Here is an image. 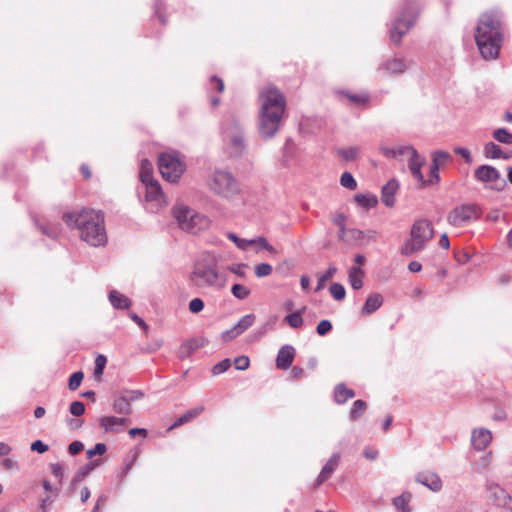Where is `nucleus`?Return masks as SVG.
I'll return each instance as SVG.
<instances>
[{
  "mask_svg": "<svg viewBox=\"0 0 512 512\" xmlns=\"http://www.w3.org/2000/svg\"><path fill=\"white\" fill-rule=\"evenodd\" d=\"M504 39L502 14L493 10L483 13L475 30V42L480 54L486 60L496 59Z\"/></svg>",
  "mask_w": 512,
  "mask_h": 512,
  "instance_id": "nucleus-1",
  "label": "nucleus"
},
{
  "mask_svg": "<svg viewBox=\"0 0 512 512\" xmlns=\"http://www.w3.org/2000/svg\"><path fill=\"white\" fill-rule=\"evenodd\" d=\"M259 110V134L263 139L275 136L280 128L283 114L286 108V100L279 89L266 87L258 96Z\"/></svg>",
  "mask_w": 512,
  "mask_h": 512,
  "instance_id": "nucleus-2",
  "label": "nucleus"
},
{
  "mask_svg": "<svg viewBox=\"0 0 512 512\" xmlns=\"http://www.w3.org/2000/svg\"><path fill=\"white\" fill-rule=\"evenodd\" d=\"M62 219L67 226L77 228L81 239L89 245L99 247L107 243L104 215L101 211L83 209L66 212Z\"/></svg>",
  "mask_w": 512,
  "mask_h": 512,
  "instance_id": "nucleus-3",
  "label": "nucleus"
},
{
  "mask_svg": "<svg viewBox=\"0 0 512 512\" xmlns=\"http://www.w3.org/2000/svg\"><path fill=\"white\" fill-rule=\"evenodd\" d=\"M218 257L204 253L193 265L189 280L199 288H212L220 291L227 285V275L218 269Z\"/></svg>",
  "mask_w": 512,
  "mask_h": 512,
  "instance_id": "nucleus-4",
  "label": "nucleus"
},
{
  "mask_svg": "<svg viewBox=\"0 0 512 512\" xmlns=\"http://www.w3.org/2000/svg\"><path fill=\"white\" fill-rule=\"evenodd\" d=\"M418 5L415 0H406L398 15L395 16L389 27L390 39L398 45L402 37L413 26L418 14Z\"/></svg>",
  "mask_w": 512,
  "mask_h": 512,
  "instance_id": "nucleus-5",
  "label": "nucleus"
},
{
  "mask_svg": "<svg viewBox=\"0 0 512 512\" xmlns=\"http://www.w3.org/2000/svg\"><path fill=\"white\" fill-rule=\"evenodd\" d=\"M173 215L179 227L192 234H197L210 226L207 216L182 203H177L173 207Z\"/></svg>",
  "mask_w": 512,
  "mask_h": 512,
  "instance_id": "nucleus-6",
  "label": "nucleus"
},
{
  "mask_svg": "<svg viewBox=\"0 0 512 512\" xmlns=\"http://www.w3.org/2000/svg\"><path fill=\"white\" fill-rule=\"evenodd\" d=\"M433 235L434 230L430 221L426 219L417 220L411 228L410 238L405 242L402 253L412 255L423 250Z\"/></svg>",
  "mask_w": 512,
  "mask_h": 512,
  "instance_id": "nucleus-7",
  "label": "nucleus"
},
{
  "mask_svg": "<svg viewBox=\"0 0 512 512\" xmlns=\"http://www.w3.org/2000/svg\"><path fill=\"white\" fill-rule=\"evenodd\" d=\"M209 189L223 198H232L240 191L239 184L233 174L227 170H214L207 180Z\"/></svg>",
  "mask_w": 512,
  "mask_h": 512,
  "instance_id": "nucleus-8",
  "label": "nucleus"
},
{
  "mask_svg": "<svg viewBox=\"0 0 512 512\" xmlns=\"http://www.w3.org/2000/svg\"><path fill=\"white\" fill-rule=\"evenodd\" d=\"M158 168L166 181L176 183L184 173L186 166L177 152H165L158 158Z\"/></svg>",
  "mask_w": 512,
  "mask_h": 512,
  "instance_id": "nucleus-9",
  "label": "nucleus"
},
{
  "mask_svg": "<svg viewBox=\"0 0 512 512\" xmlns=\"http://www.w3.org/2000/svg\"><path fill=\"white\" fill-rule=\"evenodd\" d=\"M480 208L476 204L465 203L453 208L447 215V222L454 227H463L480 218Z\"/></svg>",
  "mask_w": 512,
  "mask_h": 512,
  "instance_id": "nucleus-10",
  "label": "nucleus"
},
{
  "mask_svg": "<svg viewBox=\"0 0 512 512\" xmlns=\"http://www.w3.org/2000/svg\"><path fill=\"white\" fill-rule=\"evenodd\" d=\"M474 177L478 182L485 184V187L494 191H503L506 187V180L501 176L498 169L491 165H481L474 170Z\"/></svg>",
  "mask_w": 512,
  "mask_h": 512,
  "instance_id": "nucleus-11",
  "label": "nucleus"
},
{
  "mask_svg": "<svg viewBox=\"0 0 512 512\" xmlns=\"http://www.w3.org/2000/svg\"><path fill=\"white\" fill-rule=\"evenodd\" d=\"M413 63V60L408 57L396 55L384 60L379 65L377 72L383 75L396 76L409 70Z\"/></svg>",
  "mask_w": 512,
  "mask_h": 512,
  "instance_id": "nucleus-12",
  "label": "nucleus"
},
{
  "mask_svg": "<svg viewBox=\"0 0 512 512\" xmlns=\"http://www.w3.org/2000/svg\"><path fill=\"white\" fill-rule=\"evenodd\" d=\"M222 130L225 137L230 141L235 149V154L240 155L244 150V138L240 123L235 119L222 124Z\"/></svg>",
  "mask_w": 512,
  "mask_h": 512,
  "instance_id": "nucleus-13",
  "label": "nucleus"
},
{
  "mask_svg": "<svg viewBox=\"0 0 512 512\" xmlns=\"http://www.w3.org/2000/svg\"><path fill=\"white\" fill-rule=\"evenodd\" d=\"M145 186V200L151 204L148 208L151 212L159 209L166 204L165 195L157 180L143 184Z\"/></svg>",
  "mask_w": 512,
  "mask_h": 512,
  "instance_id": "nucleus-14",
  "label": "nucleus"
},
{
  "mask_svg": "<svg viewBox=\"0 0 512 512\" xmlns=\"http://www.w3.org/2000/svg\"><path fill=\"white\" fill-rule=\"evenodd\" d=\"M493 440L492 432L484 427L474 428L471 431V446L476 451H484Z\"/></svg>",
  "mask_w": 512,
  "mask_h": 512,
  "instance_id": "nucleus-15",
  "label": "nucleus"
},
{
  "mask_svg": "<svg viewBox=\"0 0 512 512\" xmlns=\"http://www.w3.org/2000/svg\"><path fill=\"white\" fill-rule=\"evenodd\" d=\"M488 497L492 499L498 506H507L512 503V497L498 484L488 481L486 483Z\"/></svg>",
  "mask_w": 512,
  "mask_h": 512,
  "instance_id": "nucleus-16",
  "label": "nucleus"
},
{
  "mask_svg": "<svg viewBox=\"0 0 512 512\" xmlns=\"http://www.w3.org/2000/svg\"><path fill=\"white\" fill-rule=\"evenodd\" d=\"M415 481L433 492H439L443 487L440 476L432 471L419 472L415 476Z\"/></svg>",
  "mask_w": 512,
  "mask_h": 512,
  "instance_id": "nucleus-17",
  "label": "nucleus"
},
{
  "mask_svg": "<svg viewBox=\"0 0 512 512\" xmlns=\"http://www.w3.org/2000/svg\"><path fill=\"white\" fill-rule=\"evenodd\" d=\"M425 158L417 152V150H413L412 154L408 159V167L409 170L415 180H417L422 187L426 186V182L424 176L421 172L423 165L425 164Z\"/></svg>",
  "mask_w": 512,
  "mask_h": 512,
  "instance_id": "nucleus-18",
  "label": "nucleus"
},
{
  "mask_svg": "<svg viewBox=\"0 0 512 512\" xmlns=\"http://www.w3.org/2000/svg\"><path fill=\"white\" fill-rule=\"evenodd\" d=\"M340 458H341V456L339 453H334L329 458L327 463L323 466L322 470L320 471V473L316 479L315 486H320L323 482H325L327 479H329L332 476V474L335 472V470L337 469V467L339 465Z\"/></svg>",
  "mask_w": 512,
  "mask_h": 512,
  "instance_id": "nucleus-19",
  "label": "nucleus"
},
{
  "mask_svg": "<svg viewBox=\"0 0 512 512\" xmlns=\"http://www.w3.org/2000/svg\"><path fill=\"white\" fill-rule=\"evenodd\" d=\"M295 357V349L291 345L282 346L277 354L276 366L279 369L287 370L292 365Z\"/></svg>",
  "mask_w": 512,
  "mask_h": 512,
  "instance_id": "nucleus-20",
  "label": "nucleus"
},
{
  "mask_svg": "<svg viewBox=\"0 0 512 512\" xmlns=\"http://www.w3.org/2000/svg\"><path fill=\"white\" fill-rule=\"evenodd\" d=\"M128 423V419L115 416H104L100 418L99 424L105 432L119 433Z\"/></svg>",
  "mask_w": 512,
  "mask_h": 512,
  "instance_id": "nucleus-21",
  "label": "nucleus"
},
{
  "mask_svg": "<svg viewBox=\"0 0 512 512\" xmlns=\"http://www.w3.org/2000/svg\"><path fill=\"white\" fill-rule=\"evenodd\" d=\"M399 188L397 180L392 179L386 183L381 191V200L387 207H393L395 204V194Z\"/></svg>",
  "mask_w": 512,
  "mask_h": 512,
  "instance_id": "nucleus-22",
  "label": "nucleus"
},
{
  "mask_svg": "<svg viewBox=\"0 0 512 512\" xmlns=\"http://www.w3.org/2000/svg\"><path fill=\"white\" fill-rule=\"evenodd\" d=\"M415 150L413 146L411 145H403L398 146L394 148L390 147H380L381 153L386 158L396 159V160H402V157L407 155L410 156L412 154V151Z\"/></svg>",
  "mask_w": 512,
  "mask_h": 512,
  "instance_id": "nucleus-23",
  "label": "nucleus"
},
{
  "mask_svg": "<svg viewBox=\"0 0 512 512\" xmlns=\"http://www.w3.org/2000/svg\"><path fill=\"white\" fill-rule=\"evenodd\" d=\"M383 301H384L383 296L380 293H376V292L371 293L367 297V299L361 309V313L363 315L373 314L375 311H377L382 306Z\"/></svg>",
  "mask_w": 512,
  "mask_h": 512,
  "instance_id": "nucleus-24",
  "label": "nucleus"
},
{
  "mask_svg": "<svg viewBox=\"0 0 512 512\" xmlns=\"http://www.w3.org/2000/svg\"><path fill=\"white\" fill-rule=\"evenodd\" d=\"M492 465V452L489 451L483 455H481L477 460H475L472 464V470L480 475L487 474Z\"/></svg>",
  "mask_w": 512,
  "mask_h": 512,
  "instance_id": "nucleus-25",
  "label": "nucleus"
},
{
  "mask_svg": "<svg viewBox=\"0 0 512 512\" xmlns=\"http://www.w3.org/2000/svg\"><path fill=\"white\" fill-rule=\"evenodd\" d=\"M364 270L360 266H352L348 270V282L352 289L359 290L363 287Z\"/></svg>",
  "mask_w": 512,
  "mask_h": 512,
  "instance_id": "nucleus-26",
  "label": "nucleus"
},
{
  "mask_svg": "<svg viewBox=\"0 0 512 512\" xmlns=\"http://www.w3.org/2000/svg\"><path fill=\"white\" fill-rule=\"evenodd\" d=\"M412 500V494L409 491L402 492L399 496L392 499V504L396 509V512H411L410 502Z\"/></svg>",
  "mask_w": 512,
  "mask_h": 512,
  "instance_id": "nucleus-27",
  "label": "nucleus"
},
{
  "mask_svg": "<svg viewBox=\"0 0 512 512\" xmlns=\"http://www.w3.org/2000/svg\"><path fill=\"white\" fill-rule=\"evenodd\" d=\"M109 301L115 309L122 310L128 309L132 304L131 300L127 296L116 290H111L109 292Z\"/></svg>",
  "mask_w": 512,
  "mask_h": 512,
  "instance_id": "nucleus-28",
  "label": "nucleus"
},
{
  "mask_svg": "<svg viewBox=\"0 0 512 512\" xmlns=\"http://www.w3.org/2000/svg\"><path fill=\"white\" fill-rule=\"evenodd\" d=\"M354 396V390L347 388L344 383L337 384L334 388V400L337 404H344Z\"/></svg>",
  "mask_w": 512,
  "mask_h": 512,
  "instance_id": "nucleus-29",
  "label": "nucleus"
},
{
  "mask_svg": "<svg viewBox=\"0 0 512 512\" xmlns=\"http://www.w3.org/2000/svg\"><path fill=\"white\" fill-rule=\"evenodd\" d=\"M204 411L203 406H198L195 408H192L188 411H186L183 415H181L170 427V429H173L175 427L181 426L187 422H190L192 419L199 416Z\"/></svg>",
  "mask_w": 512,
  "mask_h": 512,
  "instance_id": "nucleus-30",
  "label": "nucleus"
},
{
  "mask_svg": "<svg viewBox=\"0 0 512 512\" xmlns=\"http://www.w3.org/2000/svg\"><path fill=\"white\" fill-rule=\"evenodd\" d=\"M139 178L142 184L155 181L153 178V165L147 159L141 160Z\"/></svg>",
  "mask_w": 512,
  "mask_h": 512,
  "instance_id": "nucleus-31",
  "label": "nucleus"
},
{
  "mask_svg": "<svg viewBox=\"0 0 512 512\" xmlns=\"http://www.w3.org/2000/svg\"><path fill=\"white\" fill-rule=\"evenodd\" d=\"M113 409L118 414L130 415L132 413L131 404L123 393L115 398L113 402Z\"/></svg>",
  "mask_w": 512,
  "mask_h": 512,
  "instance_id": "nucleus-32",
  "label": "nucleus"
},
{
  "mask_svg": "<svg viewBox=\"0 0 512 512\" xmlns=\"http://www.w3.org/2000/svg\"><path fill=\"white\" fill-rule=\"evenodd\" d=\"M483 154L487 159H500V157H505L502 149L494 142H487L484 145Z\"/></svg>",
  "mask_w": 512,
  "mask_h": 512,
  "instance_id": "nucleus-33",
  "label": "nucleus"
},
{
  "mask_svg": "<svg viewBox=\"0 0 512 512\" xmlns=\"http://www.w3.org/2000/svg\"><path fill=\"white\" fill-rule=\"evenodd\" d=\"M431 157H432V164L436 165L439 168L441 166H444L445 164H447L448 162H450L452 160L451 154L448 153L447 151H443V150L433 151L431 154Z\"/></svg>",
  "mask_w": 512,
  "mask_h": 512,
  "instance_id": "nucleus-34",
  "label": "nucleus"
},
{
  "mask_svg": "<svg viewBox=\"0 0 512 512\" xmlns=\"http://www.w3.org/2000/svg\"><path fill=\"white\" fill-rule=\"evenodd\" d=\"M354 200L357 204H359L360 206H362L366 209H371V208L375 207L378 203L377 197L374 195H370V194H367V195L357 194V195H355Z\"/></svg>",
  "mask_w": 512,
  "mask_h": 512,
  "instance_id": "nucleus-35",
  "label": "nucleus"
},
{
  "mask_svg": "<svg viewBox=\"0 0 512 512\" xmlns=\"http://www.w3.org/2000/svg\"><path fill=\"white\" fill-rule=\"evenodd\" d=\"M199 346L200 345L196 339L186 341L180 346L179 356L181 358H186L190 356L195 350H197Z\"/></svg>",
  "mask_w": 512,
  "mask_h": 512,
  "instance_id": "nucleus-36",
  "label": "nucleus"
},
{
  "mask_svg": "<svg viewBox=\"0 0 512 512\" xmlns=\"http://www.w3.org/2000/svg\"><path fill=\"white\" fill-rule=\"evenodd\" d=\"M255 321L254 314H247L240 318V320L234 325L235 330H237L240 335L244 333L248 328H250Z\"/></svg>",
  "mask_w": 512,
  "mask_h": 512,
  "instance_id": "nucleus-37",
  "label": "nucleus"
},
{
  "mask_svg": "<svg viewBox=\"0 0 512 512\" xmlns=\"http://www.w3.org/2000/svg\"><path fill=\"white\" fill-rule=\"evenodd\" d=\"M493 137L496 141L502 144H512V133L506 128H498L494 130Z\"/></svg>",
  "mask_w": 512,
  "mask_h": 512,
  "instance_id": "nucleus-38",
  "label": "nucleus"
},
{
  "mask_svg": "<svg viewBox=\"0 0 512 512\" xmlns=\"http://www.w3.org/2000/svg\"><path fill=\"white\" fill-rule=\"evenodd\" d=\"M367 408L366 403L363 400H356L353 402L352 407L349 412V418L351 420L358 419L363 413L365 412Z\"/></svg>",
  "mask_w": 512,
  "mask_h": 512,
  "instance_id": "nucleus-39",
  "label": "nucleus"
},
{
  "mask_svg": "<svg viewBox=\"0 0 512 512\" xmlns=\"http://www.w3.org/2000/svg\"><path fill=\"white\" fill-rule=\"evenodd\" d=\"M226 236L237 246V248L241 250H247L250 246H252L251 239L240 238L234 232H227Z\"/></svg>",
  "mask_w": 512,
  "mask_h": 512,
  "instance_id": "nucleus-40",
  "label": "nucleus"
},
{
  "mask_svg": "<svg viewBox=\"0 0 512 512\" xmlns=\"http://www.w3.org/2000/svg\"><path fill=\"white\" fill-rule=\"evenodd\" d=\"M285 321L289 326L295 329L300 328L303 325V318L300 311H295L286 315Z\"/></svg>",
  "mask_w": 512,
  "mask_h": 512,
  "instance_id": "nucleus-41",
  "label": "nucleus"
},
{
  "mask_svg": "<svg viewBox=\"0 0 512 512\" xmlns=\"http://www.w3.org/2000/svg\"><path fill=\"white\" fill-rule=\"evenodd\" d=\"M329 291L332 297L337 301H341L345 298L346 291L344 286L340 283H332L330 285Z\"/></svg>",
  "mask_w": 512,
  "mask_h": 512,
  "instance_id": "nucleus-42",
  "label": "nucleus"
},
{
  "mask_svg": "<svg viewBox=\"0 0 512 512\" xmlns=\"http://www.w3.org/2000/svg\"><path fill=\"white\" fill-rule=\"evenodd\" d=\"M336 272H337V267L335 265H330L328 267V269L326 270V272L319 277L316 291L321 290L324 286V283L326 281H328L329 279H331L335 275Z\"/></svg>",
  "mask_w": 512,
  "mask_h": 512,
  "instance_id": "nucleus-43",
  "label": "nucleus"
},
{
  "mask_svg": "<svg viewBox=\"0 0 512 512\" xmlns=\"http://www.w3.org/2000/svg\"><path fill=\"white\" fill-rule=\"evenodd\" d=\"M231 293L235 298L243 300L249 296L250 290L241 284H234L231 288Z\"/></svg>",
  "mask_w": 512,
  "mask_h": 512,
  "instance_id": "nucleus-44",
  "label": "nucleus"
},
{
  "mask_svg": "<svg viewBox=\"0 0 512 512\" xmlns=\"http://www.w3.org/2000/svg\"><path fill=\"white\" fill-rule=\"evenodd\" d=\"M41 232L50 238H57L60 235L61 227L59 224L55 225H39Z\"/></svg>",
  "mask_w": 512,
  "mask_h": 512,
  "instance_id": "nucleus-45",
  "label": "nucleus"
},
{
  "mask_svg": "<svg viewBox=\"0 0 512 512\" xmlns=\"http://www.w3.org/2000/svg\"><path fill=\"white\" fill-rule=\"evenodd\" d=\"M339 155L346 161L354 160L359 154V148L356 146L342 148L338 151Z\"/></svg>",
  "mask_w": 512,
  "mask_h": 512,
  "instance_id": "nucleus-46",
  "label": "nucleus"
},
{
  "mask_svg": "<svg viewBox=\"0 0 512 512\" xmlns=\"http://www.w3.org/2000/svg\"><path fill=\"white\" fill-rule=\"evenodd\" d=\"M340 183L343 187L350 189V190H354L357 187V182H356L355 178L349 172H344L341 175Z\"/></svg>",
  "mask_w": 512,
  "mask_h": 512,
  "instance_id": "nucleus-47",
  "label": "nucleus"
},
{
  "mask_svg": "<svg viewBox=\"0 0 512 512\" xmlns=\"http://www.w3.org/2000/svg\"><path fill=\"white\" fill-rule=\"evenodd\" d=\"M272 271H273V268L268 263H260V264L255 265V267H254L255 275L258 278L267 277L272 273Z\"/></svg>",
  "mask_w": 512,
  "mask_h": 512,
  "instance_id": "nucleus-48",
  "label": "nucleus"
},
{
  "mask_svg": "<svg viewBox=\"0 0 512 512\" xmlns=\"http://www.w3.org/2000/svg\"><path fill=\"white\" fill-rule=\"evenodd\" d=\"M106 363H107V359L102 354H99L95 358V368H94V375H95V377L99 378L103 374V371L105 369Z\"/></svg>",
  "mask_w": 512,
  "mask_h": 512,
  "instance_id": "nucleus-49",
  "label": "nucleus"
},
{
  "mask_svg": "<svg viewBox=\"0 0 512 512\" xmlns=\"http://www.w3.org/2000/svg\"><path fill=\"white\" fill-rule=\"evenodd\" d=\"M84 378V374L81 371H77L73 373L69 378L68 387L70 390H76L80 385Z\"/></svg>",
  "mask_w": 512,
  "mask_h": 512,
  "instance_id": "nucleus-50",
  "label": "nucleus"
},
{
  "mask_svg": "<svg viewBox=\"0 0 512 512\" xmlns=\"http://www.w3.org/2000/svg\"><path fill=\"white\" fill-rule=\"evenodd\" d=\"M231 366V361L230 359H224L220 362H218L217 364H215L213 367H212V374L217 376V375H220L224 372H226Z\"/></svg>",
  "mask_w": 512,
  "mask_h": 512,
  "instance_id": "nucleus-51",
  "label": "nucleus"
},
{
  "mask_svg": "<svg viewBox=\"0 0 512 512\" xmlns=\"http://www.w3.org/2000/svg\"><path fill=\"white\" fill-rule=\"evenodd\" d=\"M439 169V167L431 163L429 179L425 180L426 185H434L440 181Z\"/></svg>",
  "mask_w": 512,
  "mask_h": 512,
  "instance_id": "nucleus-52",
  "label": "nucleus"
},
{
  "mask_svg": "<svg viewBox=\"0 0 512 512\" xmlns=\"http://www.w3.org/2000/svg\"><path fill=\"white\" fill-rule=\"evenodd\" d=\"M250 360L247 356H238L234 360V366L237 370L244 371L249 368Z\"/></svg>",
  "mask_w": 512,
  "mask_h": 512,
  "instance_id": "nucleus-53",
  "label": "nucleus"
},
{
  "mask_svg": "<svg viewBox=\"0 0 512 512\" xmlns=\"http://www.w3.org/2000/svg\"><path fill=\"white\" fill-rule=\"evenodd\" d=\"M85 412V405L81 401H74L70 405V413L73 416L79 417Z\"/></svg>",
  "mask_w": 512,
  "mask_h": 512,
  "instance_id": "nucleus-54",
  "label": "nucleus"
},
{
  "mask_svg": "<svg viewBox=\"0 0 512 512\" xmlns=\"http://www.w3.org/2000/svg\"><path fill=\"white\" fill-rule=\"evenodd\" d=\"M208 89L216 90L221 93L224 90V83L222 79L218 78L217 76H212L208 83Z\"/></svg>",
  "mask_w": 512,
  "mask_h": 512,
  "instance_id": "nucleus-55",
  "label": "nucleus"
},
{
  "mask_svg": "<svg viewBox=\"0 0 512 512\" xmlns=\"http://www.w3.org/2000/svg\"><path fill=\"white\" fill-rule=\"evenodd\" d=\"M332 330V324L329 320H321L317 327L316 331L320 336H324Z\"/></svg>",
  "mask_w": 512,
  "mask_h": 512,
  "instance_id": "nucleus-56",
  "label": "nucleus"
},
{
  "mask_svg": "<svg viewBox=\"0 0 512 512\" xmlns=\"http://www.w3.org/2000/svg\"><path fill=\"white\" fill-rule=\"evenodd\" d=\"M107 447L104 443H97L92 449L87 450L88 458H92L95 455H102L106 452Z\"/></svg>",
  "mask_w": 512,
  "mask_h": 512,
  "instance_id": "nucleus-57",
  "label": "nucleus"
},
{
  "mask_svg": "<svg viewBox=\"0 0 512 512\" xmlns=\"http://www.w3.org/2000/svg\"><path fill=\"white\" fill-rule=\"evenodd\" d=\"M122 393L127 398L130 404L131 402L139 400L144 397V393L140 390H125Z\"/></svg>",
  "mask_w": 512,
  "mask_h": 512,
  "instance_id": "nucleus-58",
  "label": "nucleus"
},
{
  "mask_svg": "<svg viewBox=\"0 0 512 512\" xmlns=\"http://www.w3.org/2000/svg\"><path fill=\"white\" fill-rule=\"evenodd\" d=\"M203 308H204V302L201 298H193L189 302V310L192 313H199L203 310Z\"/></svg>",
  "mask_w": 512,
  "mask_h": 512,
  "instance_id": "nucleus-59",
  "label": "nucleus"
},
{
  "mask_svg": "<svg viewBox=\"0 0 512 512\" xmlns=\"http://www.w3.org/2000/svg\"><path fill=\"white\" fill-rule=\"evenodd\" d=\"M50 468H51V473L54 475V477H56L59 480V482H61L64 477L63 465L60 463H52L50 465Z\"/></svg>",
  "mask_w": 512,
  "mask_h": 512,
  "instance_id": "nucleus-60",
  "label": "nucleus"
},
{
  "mask_svg": "<svg viewBox=\"0 0 512 512\" xmlns=\"http://www.w3.org/2000/svg\"><path fill=\"white\" fill-rule=\"evenodd\" d=\"M94 469V463H88L82 467L75 475L76 480L81 481Z\"/></svg>",
  "mask_w": 512,
  "mask_h": 512,
  "instance_id": "nucleus-61",
  "label": "nucleus"
},
{
  "mask_svg": "<svg viewBox=\"0 0 512 512\" xmlns=\"http://www.w3.org/2000/svg\"><path fill=\"white\" fill-rule=\"evenodd\" d=\"M246 268H247V265L246 264H242V263L232 264V265L228 266V270L230 272L238 275L239 277H244L245 276L244 270Z\"/></svg>",
  "mask_w": 512,
  "mask_h": 512,
  "instance_id": "nucleus-62",
  "label": "nucleus"
},
{
  "mask_svg": "<svg viewBox=\"0 0 512 512\" xmlns=\"http://www.w3.org/2000/svg\"><path fill=\"white\" fill-rule=\"evenodd\" d=\"M346 96L350 99V101L356 104H365L368 102L367 94H347Z\"/></svg>",
  "mask_w": 512,
  "mask_h": 512,
  "instance_id": "nucleus-63",
  "label": "nucleus"
},
{
  "mask_svg": "<svg viewBox=\"0 0 512 512\" xmlns=\"http://www.w3.org/2000/svg\"><path fill=\"white\" fill-rule=\"evenodd\" d=\"M49 447L47 444L43 443L41 440H36L31 444V450L36 451L40 454L48 451Z\"/></svg>",
  "mask_w": 512,
  "mask_h": 512,
  "instance_id": "nucleus-64",
  "label": "nucleus"
}]
</instances>
